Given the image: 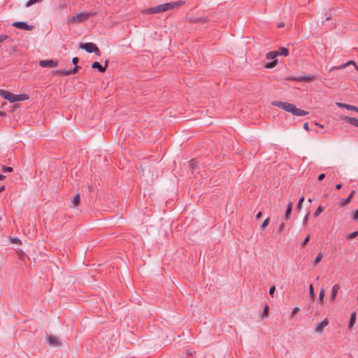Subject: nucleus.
<instances>
[{
  "instance_id": "1",
  "label": "nucleus",
  "mask_w": 358,
  "mask_h": 358,
  "mask_svg": "<svg viewBox=\"0 0 358 358\" xmlns=\"http://www.w3.org/2000/svg\"><path fill=\"white\" fill-rule=\"evenodd\" d=\"M185 4L184 1H178L173 2L166 3L164 4L159 5L157 6L151 7L147 9L142 10V13L143 14H156L162 12H165L166 10H169L173 9L176 7H178Z\"/></svg>"
},
{
  "instance_id": "2",
  "label": "nucleus",
  "mask_w": 358,
  "mask_h": 358,
  "mask_svg": "<svg viewBox=\"0 0 358 358\" xmlns=\"http://www.w3.org/2000/svg\"><path fill=\"white\" fill-rule=\"evenodd\" d=\"M272 106H277L287 112L291 113L292 115L296 116H304L308 114V111L297 108L296 106L288 102H283L280 101H273L271 103Z\"/></svg>"
},
{
  "instance_id": "3",
  "label": "nucleus",
  "mask_w": 358,
  "mask_h": 358,
  "mask_svg": "<svg viewBox=\"0 0 358 358\" xmlns=\"http://www.w3.org/2000/svg\"><path fill=\"white\" fill-rule=\"evenodd\" d=\"M96 12H83L71 16L69 18V22L71 23H82L88 20L90 17L96 15Z\"/></svg>"
},
{
  "instance_id": "4",
  "label": "nucleus",
  "mask_w": 358,
  "mask_h": 358,
  "mask_svg": "<svg viewBox=\"0 0 358 358\" xmlns=\"http://www.w3.org/2000/svg\"><path fill=\"white\" fill-rule=\"evenodd\" d=\"M79 48L85 50L89 53L94 52L96 55H101V51L99 48L93 43H80L79 44Z\"/></svg>"
},
{
  "instance_id": "5",
  "label": "nucleus",
  "mask_w": 358,
  "mask_h": 358,
  "mask_svg": "<svg viewBox=\"0 0 358 358\" xmlns=\"http://www.w3.org/2000/svg\"><path fill=\"white\" fill-rule=\"evenodd\" d=\"M80 69V66H75L73 69L70 70H56L53 71V74L60 76H66L76 73Z\"/></svg>"
},
{
  "instance_id": "6",
  "label": "nucleus",
  "mask_w": 358,
  "mask_h": 358,
  "mask_svg": "<svg viewBox=\"0 0 358 358\" xmlns=\"http://www.w3.org/2000/svg\"><path fill=\"white\" fill-rule=\"evenodd\" d=\"M316 79V77L313 75L309 74L303 76H290L287 80L291 81H297V82H312Z\"/></svg>"
},
{
  "instance_id": "7",
  "label": "nucleus",
  "mask_w": 358,
  "mask_h": 358,
  "mask_svg": "<svg viewBox=\"0 0 358 358\" xmlns=\"http://www.w3.org/2000/svg\"><path fill=\"white\" fill-rule=\"evenodd\" d=\"M46 339L49 345L51 346L58 347L62 345V343L57 337L53 335H50L48 333L46 334Z\"/></svg>"
},
{
  "instance_id": "8",
  "label": "nucleus",
  "mask_w": 358,
  "mask_h": 358,
  "mask_svg": "<svg viewBox=\"0 0 358 358\" xmlns=\"http://www.w3.org/2000/svg\"><path fill=\"white\" fill-rule=\"evenodd\" d=\"M39 66L43 68H53L58 65V62L54 59H48V60H41L38 62Z\"/></svg>"
},
{
  "instance_id": "9",
  "label": "nucleus",
  "mask_w": 358,
  "mask_h": 358,
  "mask_svg": "<svg viewBox=\"0 0 358 358\" xmlns=\"http://www.w3.org/2000/svg\"><path fill=\"white\" fill-rule=\"evenodd\" d=\"M12 25L17 29L27 30V31H31L34 28V27L33 25L27 24L24 22H13Z\"/></svg>"
},
{
  "instance_id": "10",
  "label": "nucleus",
  "mask_w": 358,
  "mask_h": 358,
  "mask_svg": "<svg viewBox=\"0 0 358 358\" xmlns=\"http://www.w3.org/2000/svg\"><path fill=\"white\" fill-rule=\"evenodd\" d=\"M329 324V320L327 318L323 320L321 322L317 324L315 327V331L319 334H322L324 331V327Z\"/></svg>"
},
{
  "instance_id": "11",
  "label": "nucleus",
  "mask_w": 358,
  "mask_h": 358,
  "mask_svg": "<svg viewBox=\"0 0 358 358\" xmlns=\"http://www.w3.org/2000/svg\"><path fill=\"white\" fill-rule=\"evenodd\" d=\"M340 289V285L338 284H335L331 289V294L330 296V301L334 302L336 298L338 292Z\"/></svg>"
},
{
  "instance_id": "12",
  "label": "nucleus",
  "mask_w": 358,
  "mask_h": 358,
  "mask_svg": "<svg viewBox=\"0 0 358 358\" xmlns=\"http://www.w3.org/2000/svg\"><path fill=\"white\" fill-rule=\"evenodd\" d=\"M343 120L345 121L346 122L358 127V119L356 117H348V116H344Z\"/></svg>"
},
{
  "instance_id": "13",
  "label": "nucleus",
  "mask_w": 358,
  "mask_h": 358,
  "mask_svg": "<svg viewBox=\"0 0 358 358\" xmlns=\"http://www.w3.org/2000/svg\"><path fill=\"white\" fill-rule=\"evenodd\" d=\"M92 68L97 69L101 73H103L106 70V66H103L99 62H94L92 64Z\"/></svg>"
},
{
  "instance_id": "14",
  "label": "nucleus",
  "mask_w": 358,
  "mask_h": 358,
  "mask_svg": "<svg viewBox=\"0 0 358 358\" xmlns=\"http://www.w3.org/2000/svg\"><path fill=\"white\" fill-rule=\"evenodd\" d=\"M350 64H353L355 66V67L358 70V67L356 65L355 62L354 61H349L347 63L344 64H341L338 66H333L330 71H332L335 69H343L345 67H346L347 66H349Z\"/></svg>"
},
{
  "instance_id": "15",
  "label": "nucleus",
  "mask_w": 358,
  "mask_h": 358,
  "mask_svg": "<svg viewBox=\"0 0 358 358\" xmlns=\"http://www.w3.org/2000/svg\"><path fill=\"white\" fill-rule=\"evenodd\" d=\"M336 105L339 108H345L348 110H355L356 112H357V110H358V107H356V106H352V105H349V104H347V103H343L337 102Z\"/></svg>"
},
{
  "instance_id": "16",
  "label": "nucleus",
  "mask_w": 358,
  "mask_h": 358,
  "mask_svg": "<svg viewBox=\"0 0 358 358\" xmlns=\"http://www.w3.org/2000/svg\"><path fill=\"white\" fill-rule=\"evenodd\" d=\"M276 51L278 56L283 55L287 57L289 55V50L284 47H280Z\"/></svg>"
},
{
  "instance_id": "17",
  "label": "nucleus",
  "mask_w": 358,
  "mask_h": 358,
  "mask_svg": "<svg viewBox=\"0 0 358 358\" xmlns=\"http://www.w3.org/2000/svg\"><path fill=\"white\" fill-rule=\"evenodd\" d=\"M355 192H356L355 190H352L350 192V194H349V196L345 199H344L343 201V202L340 204V206H344L348 205L350 202V201H351L352 198L353 197L354 194H355Z\"/></svg>"
},
{
  "instance_id": "18",
  "label": "nucleus",
  "mask_w": 358,
  "mask_h": 358,
  "mask_svg": "<svg viewBox=\"0 0 358 358\" xmlns=\"http://www.w3.org/2000/svg\"><path fill=\"white\" fill-rule=\"evenodd\" d=\"M80 194H76V195H74L71 199V203L73 204V206L74 208H77L79 204H80Z\"/></svg>"
},
{
  "instance_id": "19",
  "label": "nucleus",
  "mask_w": 358,
  "mask_h": 358,
  "mask_svg": "<svg viewBox=\"0 0 358 358\" xmlns=\"http://www.w3.org/2000/svg\"><path fill=\"white\" fill-rule=\"evenodd\" d=\"M292 206H293V203L291 201L287 205V209H286V211L285 213V217L286 220H289L290 218V215H291L292 210Z\"/></svg>"
},
{
  "instance_id": "20",
  "label": "nucleus",
  "mask_w": 358,
  "mask_h": 358,
  "mask_svg": "<svg viewBox=\"0 0 358 358\" xmlns=\"http://www.w3.org/2000/svg\"><path fill=\"white\" fill-rule=\"evenodd\" d=\"M15 97L16 101H26L29 99V96L27 94H16Z\"/></svg>"
},
{
  "instance_id": "21",
  "label": "nucleus",
  "mask_w": 358,
  "mask_h": 358,
  "mask_svg": "<svg viewBox=\"0 0 358 358\" xmlns=\"http://www.w3.org/2000/svg\"><path fill=\"white\" fill-rule=\"evenodd\" d=\"M189 169H191V171H194L195 169H196L199 167V164L194 159H192L189 162Z\"/></svg>"
},
{
  "instance_id": "22",
  "label": "nucleus",
  "mask_w": 358,
  "mask_h": 358,
  "mask_svg": "<svg viewBox=\"0 0 358 358\" xmlns=\"http://www.w3.org/2000/svg\"><path fill=\"white\" fill-rule=\"evenodd\" d=\"M355 321H356V313L353 312L350 315V322H349V328H352L354 326Z\"/></svg>"
},
{
  "instance_id": "23",
  "label": "nucleus",
  "mask_w": 358,
  "mask_h": 358,
  "mask_svg": "<svg viewBox=\"0 0 358 358\" xmlns=\"http://www.w3.org/2000/svg\"><path fill=\"white\" fill-rule=\"evenodd\" d=\"M278 64V60H273L270 62H267L264 64V67L266 69H273Z\"/></svg>"
},
{
  "instance_id": "24",
  "label": "nucleus",
  "mask_w": 358,
  "mask_h": 358,
  "mask_svg": "<svg viewBox=\"0 0 358 358\" xmlns=\"http://www.w3.org/2000/svg\"><path fill=\"white\" fill-rule=\"evenodd\" d=\"M324 294H325L324 289H321L320 291L318 299H317V303H319L320 304L323 303Z\"/></svg>"
},
{
  "instance_id": "25",
  "label": "nucleus",
  "mask_w": 358,
  "mask_h": 358,
  "mask_svg": "<svg viewBox=\"0 0 358 358\" xmlns=\"http://www.w3.org/2000/svg\"><path fill=\"white\" fill-rule=\"evenodd\" d=\"M278 56L277 53H276V51H271V52H268L266 57V59H274L276 57Z\"/></svg>"
},
{
  "instance_id": "26",
  "label": "nucleus",
  "mask_w": 358,
  "mask_h": 358,
  "mask_svg": "<svg viewBox=\"0 0 358 358\" xmlns=\"http://www.w3.org/2000/svg\"><path fill=\"white\" fill-rule=\"evenodd\" d=\"M9 91L1 90L0 89V95L4 99L8 100V96H9Z\"/></svg>"
},
{
  "instance_id": "27",
  "label": "nucleus",
  "mask_w": 358,
  "mask_h": 358,
  "mask_svg": "<svg viewBox=\"0 0 358 358\" xmlns=\"http://www.w3.org/2000/svg\"><path fill=\"white\" fill-rule=\"evenodd\" d=\"M9 91L1 90L0 89V95L4 99L8 100V96H9Z\"/></svg>"
},
{
  "instance_id": "28",
  "label": "nucleus",
  "mask_w": 358,
  "mask_h": 358,
  "mask_svg": "<svg viewBox=\"0 0 358 358\" xmlns=\"http://www.w3.org/2000/svg\"><path fill=\"white\" fill-rule=\"evenodd\" d=\"M268 311H269V307L268 305H266L264 307L263 312L262 313V318L268 317Z\"/></svg>"
},
{
  "instance_id": "29",
  "label": "nucleus",
  "mask_w": 358,
  "mask_h": 358,
  "mask_svg": "<svg viewBox=\"0 0 358 358\" xmlns=\"http://www.w3.org/2000/svg\"><path fill=\"white\" fill-rule=\"evenodd\" d=\"M309 295L312 300L315 298V293L314 292L313 286L312 284H310L309 287Z\"/></svg>"
},
{
  "instance_id": "30",
  "label": "nucleus",
  "mask_w": 358,
  "mask_h": 358,
  "mask_svg": "<svg viewBox=\"0 0 358 358\" xmlns=\"http://www.w3.org/2000/svg\"><path fill=\"white\" fill-rule=\"evenodd\" d=\"M304 201V197L302 196L301 198L299 199L296 206V208L298 210H301V208H302V204H303V202Z\"/></svg>"
},
{
  "instance_id": "31",
  "label": "nucleus",
  "mask_w": 358,
  "mask_h": 358,
  "mask_svg": "<svg viewBox=\"0 0 358 358\" xmlns=\"http://www.w3.org/2000/svg\"><path fill=\"white\" fill-rule=\"evenodd\" d=\"M324 208L322 206H318L317 210L315 211L313 216L314 217H317L320 215V214L323 211Z\"/></svg>"
},
{
  "instance_id": "32",
  "label": "nucleus",
  "mask_w": 358,
  "mask_h": 358,
  "mask_svg": "<svg viewBox=\"0 0 358 358\" xmlns=\"http://www.w3.org/2000/svg\"><path fill=\"white\" fill-rule=\"evenodd\" d=\"M270 219L267 217L260 226L261 230H264L265 228L269 224Z\"/></svg>"
},
{
  "instance_id": "33",
  "label": "nucleus",
  "mask_w": 358,
  "mask_h": 358,
  "mask_svg": "<svg viewBox=\"0 0 358 358\" xmlns=\"http://www.w3.org/2000/svg\"><path fill=\"white\" fill-rule=\"evenodd\" d=\"M322 257H323V255H322V252H320L317 255V257H316V258L315 259V261H314V266H317L319 264V262L321 261Z\"/></svg>"
},
{
  "instance_id": "34",
  "label": "nucleus",
  "mask_w": 358,
  "mask_h": 358,
  "mask_svg": "<svg viewBox=\"0 0 358 358\" xmlns=\"http://www.w3.org/2000/svg\"><path fill=\"white\" fill-rule=\"evenodd\" d=\"M43 0H29L27 3H26V6L27 7H29L36 3H40L41 1H43Z\"/></svg>"
},
{
  "instance_id": "35",
  "label": "nucleus",
  "mask_w": 358,
  "mask_h": 358,
  "mask_svg": "<svg viewBox=\"0 0 358 358\" xmlns=\"http://www.w3.org/2000/svg\"><path fill=\"white\" fill-rule=\"evenodd\" d=\"M15 96H16V94H13L12 92H10L8 100L10 103L16 102V99H15L16 97H15Z\"/></svg>"
},
{
  "instance_id": "36",
  "label": "nucleus",
  "mask_w": 358,
  "mask_h": 358,
  "mask_svg": "<svg viewBox=\"0 0 358 358\" xmlns=\"http://www.w3.org/2000/svg\"><path fill=\"white\" fill-rule=\"evenodd\" d=\"M357 236H358V231H354V232L348 234L347 238L348 239H352V238H355V237H357Z\"/></svg>"
},
{
  "instance_id": "37",
  "label": "nucleus",
  "mask_w": 358,
  "mask_h": 358,
  "mask_svg": "<svg viewBox=\"0 0 358 358\" xmlns=\"http://www.w3.org/2000/svg\"><path fill=\"white\" fill-rule=\"evenodd\" d=\"M309 241H310V235H308V236H307L303 239V241H302V243H301V246H302V247H305V246L308 244V243L309 242Z\"/></svg>"
},
{
  "instance_id": "38",
  "label": "nucleus",
  "mask_w": 358,
  "mask_h": 358,
  "mask_svg": "<svg viewBox=\"0 0 358 358\" xmlns=\"http://www.w3.org/2000/svg\"><path fill=\"white\" fill-rule=\"evenodd\" d=\"M13 171V169L10 166H3V169H2V171L3 173L12 172Z\"/></svg>"
},
{
  "instance_id": "39",
  "label": "nucleus",
  "mask_w": 358,
  "mask_h": 358,
  "mask_svg": "<svg viewBox=\"0 0 358 358\" xmlns=\"http://www.w3.org/2000/svg\"><path fill=\"white\" fill-rule=\"evenodd\" d=\"M352 219L354 221L357 222L358 221V209L355 210L353 213Z\"/></svg>"
},
{
  "instance_id": "40",
  "label": "nucleus",
  "mask_w": 358,
  "mask_h": 358,
  "mask_svg": "<svg viewBox=\"0 0 358 358\" xmlns=\"http://www.w3.org/2000/svg\"><path fill=\"white\" fill-rule=\"evenodd\" d=\"M285 224L284 223H281L278 227V229H277V233H281L284 229H285Z\"/></svg>"
},
{
  "instance_id": "41",
  "label": "nucleus",
  "mask_w": 358,
  "mask_h": 358,
  "mask_svg": "<svg viewBox=\"0 0 358 358\" xmlns=\"http://www.w3.org/2000/svg\"><path fill=\"white\" fill-rule=\"evenodd\" d=\"M9 36L8 35H0V43L8 39Z\"/></svg>"
},
{
  "instance_id": "42",
  "label": "nucleus",
  "mask_w": 358,
  "mask_h": 358,
  "mask_svg": "<svg viewBox=\"0 0 358 358\" xmlns=\"http://www.w3.org/2000/svg\"><path fill=\"white\" fill-rule=\"evenodd\" d=\"M309 215H310V213H308L305 215V217H303V224L304 225H306V224H307V222H308V217H309Z\"/></svg>"
},
{
  "instance_id": "43",
  "label": "nucleus",
  "mask_w": 358,
  "mask_h": 358,
  "mask_svg": "<svg viewBox=\"0 0 358 358\" xmlns=\"http://www.w3.org/2000/svg\"><path fill=\"white\" fill-rule=\"evenodd\" d=\"M79 62V58L78 57H75L72 59V63L75 66H78V63Z\"/></svg>"
},
{
  "instance_id": "44",
  "label": "nucleus",
  "mask_w": 358,
  "mask_h": 358,
  "mask_svg": "<svg viewBox=\"0 0 358 358\" xmlns=\"http://www.w3.org/2000/svg\"><path fill=\"white\" fill-rule=\"evenodd\" d=\"M275 290V286H271L269 289V294L273 297V293Z\"/></svg>"
},
{
  "instance_id": "45",
  "label": "nucleus",
  "mask_w": 358,
  "mask_h": 358,
  "mask_svg": "<svg viewBox=\"0 0 358 358\" xmlns=\"http://www.w3.org/2000/svg\"><path fill=\"white\" fill-rule=\"evenodd\" d=\"M299 311V307H295V308L292 310V313H291V317H294V315L296 313H298Z\"/></svg>"
},
{
  "instance_id": "46",
  "label": "nucleus",
  "mask_w": 358,
  "mask_h": 358,
  "mask_svg": "<svg viewBox=\"0 0 358 358\" xmlns=\"http://www.w3.org/2000/svg\"><path fill=\"white\" fill-rule=\"evenodd\" d=\"M11 242L13 243L20 244L21 241L18 238H13Z\"/></svg>"
},
{
  "instance_id": "47",
  "label": "nucleus",
  "mask_w": 358,
  "mask_h": 358,
  "mask_svg": "<svg viewBox=\"0 0 358 358\" xmlns=\"http://www.w3.org/2000/svg\"><path fill=\"white\" fill-rule=\"evenodd\" d=\"M324 178H325V174H324V173H320V174L318 176V180H319L320 181L322 180Z\"/></svg>"
},
{
  "instance_id": "48",
  "label": "nucleus",
  "mask_w": 358,
  "mask_h": 358,
  "mask_svg": "<svg viewBox=\"0 0 358 358\" xmlns=\"http://www.w3.org/2000/svg\"><path fill=\"white\" fill-rule=\"evenodd\" d=\"M303 129L306 131H309V126H308V123L306 122L304 123L303 124Z\"/></svg>"
},
{
  "instance_id": "49",
  "label": "nucleus",
  "mask_w": 358,
  "mask_h": 358,
  "mask_svg": "<svg viewBox=\"0 0 358 358\" xmlns=\"http://www.w3.org/2000/svg\"><path fill=\"white\" fill-rule=\"evenodd\" d=\"M262 215V213L261 211H259L257 215H256V219H259Z\"/></svg>"
},
{
  "instance_id": "50",
  "label": "nucleus",
  "mask_w": 358,
  "mask_h": 358,
  "mask_svg": "<svg viewBox=\"0 0 358 358\" xmlns=\"http://www.w3.org/2000/svg\"><path fill=\"white\" fill-rule=\"evenodd\" d=\"M0 116L6 117V113L4 112V111H0Z\"/></svg>"
},
{
  "instance_id": "51",
  "label": "nucleus",
  "mask_w": 358,
  "mask_h": 358,
  "mask_svg": "<svg viewBox=\"0 0 358 358\" xmlns=\"http://www.w3.org/2000/svg\"><path fill=\"white\" fill-rule=\"evenodd\" d=\"M341 187H342V185H341V183L337 184V185H336V189H340Z\"/></svg>"
},
{
  "instance_id": "52",
  "label": "nucleus",
  "mask_w": 358,
  "mask_h": 358,
  "mask_svg": "<svg viewBox=\"0 0 358 358\" xmlns=\"http://www.w3.org/2000/svg\"><path fill=\"white\" fill-rule=\"evenodd\" d=\"M108 64H109V60L106 59L104 62V66H106V68L108 67Z\"/></svg>"
},
{
  "instance_id": "53",
  "label": "nucleus",
  "mask_w": 358,
  "mask_h": 358,
  "mask_svg": "<svg viewBox=\"0 0 358 358\" xmlns=\"http://www.w3.org/2000/svg\"><path fill=\"white\" fill-rule=\"evenodd\" d=\"M5 189V186L2 185L0 187V193L2 192Z\"/></svg>"
},
{
  "instance_id": "54",
  "label": "nucleus",
  "mask_w": 358,
  "mask_h": 358,
  "mask_svg": "<svg viewBox=\"0 0 358 358\" xmlns=\"http://www.w3.org/2000/svg\"><path fill=\"white\" fill-rule=\"evenodd\" d=\"M5 178V176L3 174H0V180H2Z\"/></svg>"
},
{
  "instance_id": "55",
  "label": "nucleus",
  "mask_w": 358,
  "mask_h": 358,
  "mask_svg": "<svg viewBox=\"0 0 358 358\" xmlns=\"http://www.w3.org/2000/svg\"><path fill=\"white\" fill-rule=\"evenodd\" d=\"M284 26V24L282 22H280L279 24H278V27H282Z\"/></svg>"
},
{
  "instance_id": "56",
  "label": "nucleus",
  "mask_w": 358,
  "mask_h": 358,
  "mask_svg": "<svg viewBox=\"0 0 358 358\" xmlns=\"http://www.w3.org/2000/svg\"><path fill=\"white\" fill-rule=\"evenodd\" d=\"M316 125H319L320 127L324 128L323 125L319 124L318 123H315Z\"/></svg>"
},
{
  "instance_id": "57",
  "label": "nucleus",
  "mask_w": 358,
  "mask_h": 358,
  "mask_svg": "<svg viewBox=\"0 0 358 358\" xmlns=\"http://www.w3.org/2000/svg\"><path fill=\"white\" fill-rule=\"evenodd\" d=\"M330 19H331V17H327L326 18V20L327 21V20H329Z\"/></svg>"
},
{
  "instance_id": "58",
  "label": "nucleus",
  "mask_w": 358,
  "mask_h": 358,
  "mask_svg": "<svg viewBox=\"0 0 358 358\" xmlns=\"http://www.w3.org/2000/svg\"><path fill=\"white\" fill-rule=\"evenodd\" d=\"M308 202H312V199L310 198L308 199Z\"/></svg>"
},
{
  "instance_id": "59",
  "label": "nucleus",
  "mask_w": 358,
  "mask_h": 358,
  "mask_svg": "<svg viewBox=\"0 0 358 358\" xmlns=\"http://www.w3.org/2000/svg\"><path fill=\"white\" fill-rule=\"evenodd\" d=\"M357 300H358V296H357Z\"/></svg>"
},
{
  "instance_id": "60",
  "label": "nucleus",
  "mask_w": 358,
  "mask_h": 358,
  "mask_svg": "<svg viewBox=\"0 0 358 358\" xmlns=\"http://www.w3.org/2000/svg\"><path fill=\"white\" fill-rule=\"evenodd\" d=\"M357 112H358V109H357Z\"/></svg>"
}]
</instances>
